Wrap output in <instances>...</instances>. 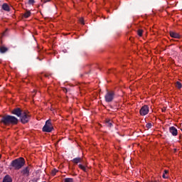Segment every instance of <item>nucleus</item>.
<instances>
[{
	"label": "nucleus",
	"mask_w": 182,
	"mask_h": 182,
	"mask_svg": "<svg viewBox=\"0 0 182 182\" xmlns=\"http://www.w3.org/2000/svg\"><path fill=\"white\" fill-rule=\"evenodd\" d=\"M44 76H45L46 77H48L49 75H48L46 74V75H44Z\"/></svg>",
	"instance_id": "c85d7f7f"
},
{
	"label": "nucleus",
	"mask_w": 182,
	"mask_h": 182,
	"mask_svg": "<svg viewBox=\"0 0 182 182\" xmlns=\"http://www.w3.org/2000/svg\"><path fill=\"white\" fill-rule=\"evenodd\" d=\"M79 168H80L81 170H82V171H86V167H85L82 164H79Z\"/></svg>",
	"instance_id": "aec40b11"
},
{
	"label": "nucleus",
	"mask_w": 182,
	"mask_h": 182,
	"mask_svg": "<svg viewBox=\"0 0 182 182\" xmlns=\"http://www.w3.org/2000/svg\"><path fill=\"white\" fill-rule=\"evenodd\" d=\"M162 112H166V108H164V109H162Z\"/></svg>",
	"instance_id": "c756f323"
},
{
	"label": "nucleus",
	"mask_w": 182,
	"mask_h": 182,
	"mask_svg": "<svg viewBox=\"0 0 182 182\" xmlns=\"http://www.w3.org/2000/svg\"><path fill=\"white\" fill-rule=\"evenodd\" d=\"M6 52H8V48L4 46L0 47V53H6Z\"/></svg>",
	"instance_id": "2eb2a0df"
},
{
	"label": "nucleus",
	"mask_w": 182,
	"mask_h": 182,
	"mask_svg": "<svg viewBox=\"0 0 182 182\" xmlns=\"http://www.w3.org/2000/svg\"><path fill=\"white\" fill-rule=\"evenodd\" d=\"M43 4H46V2H50V0H41Z\"/></svg>",
	"instance_id": "393cba45"
},
{
	"label": "nucleus",
	"mask_w": 182,
	"mask_h": 182,
	"mask_svg": "<svg viewBox=\"0 0 182 182\" xmlns=\"http://www.w3.org/2000/svg\"><path fill=\"white\" fill-rule=\"evenodd\" d=\"M59 171H58L56 168H54L51 171L52 176H56V173H58Z\"/></svg>",
	"instance_id": "6ab92c4d"
},
{
	"label": "nucleus",
	"mask_w": 182,
	"mask_h": 182,
	"mask_svg": "<svg viewBox=\"0 0 182 182\" xmlns=\"http://www.w3.org/2000/svg\"><path fill=\"white\" fill-rule=\"evenodd\" d=\"M176 87L178 88V89H181V87H182V85H181V82H176Z\"/></svg>",
	"instance_id": "f3484780"
},
{
	"label": "nucleus",
	"mask_w": 182,
	"mask_h": 182,
	"mask_svg": "<svg viewBox=\"0 0 182 182\" xmlns=\"http://www.w3.org/2000/svg\"><path fill=\"white\" fill-rule=\"evenodd\" d=\"M181 132H182V128L181 129Z\"/></svg>",
	"instance_id": "2f4dec72"
},
{
	"label": "nucleus",
	"mask_w": 182,
	"mask_h": 182,
	"mask_svg": "<svg viewBox=\"0 0 182 182\" xmlns=\"http://www.w3.org/2000/svg\"><path fill=\"white\" fill-rule=\"evenodd\" d=\"M35 4V0H28V5H33Z\"/></svg>",
	"instance_id": "4be33fe9"
},
{
	"label": "nucleus",
	"mask_w": 182,
	"mask_h": 182,
	"mask_svg": "<svg viewBox=\"0 0 182 182\" xmlns=\"http://www.w3.org/2000/svg\"><path fill=\"white\" fill-rule=\"evenodd\" d=\"M37 59H39V57H37Z\"/></svg>",
	"instance_id": "7c9ffc66"
},
{
	"label": "nucleus",
	"mask_w": 182,
	"mask_h": 182,
	"mask_svg": "<svg viewBox=\"0 0 182 182\" xmlns=\"http://www.w3.org/2000/svg\"><path fill=\"white\" fill-rule=\"evenodd\" d=\"M169 132L172 134V136H177L178 134L177 129L175 127H169Z\"/></svg>",
	"instance_id": "1a4fd4ad"
},
{
	"label": "nucleus",
	"mask_w": 182,
	"mask_h": 182,
	"mask_svg": "<svg viewBox=\"0 0 182 182\" xmlns=\"http://www.w3.org/2000/svg\"><path fill=\"white\" fill-rule=\"evenodd\" d=\"M80 23H82V25H85V21L83 20V18H80Z\"/></svg>",
	"instance_id": "b1692460"
},
{
	"label": "nucleus",
	"mask_w": 182,
	"mask_h": 182,
	"mask_svg": "<svg viewBox=\"0 0 182 182\" xmlns=\"http://www.w3.org/2000/svg\"><path fill=\"white\" fill-rule=\"evenodd\" d=\"M72 161L74 163V164H79V163H82V158L77 157L74 158Z\"/></svg>",
	"instance_id": "ddd939ff"
},
{
	"label": "nucleus",
	"mask_w": 182,
	"mask_h": 182,
	"mask_svg": "<svg viewBox=\"0 0 182 182\" xmlns=\"http://www.w3.org/2000/svg\"><path fill=\"white\" fill-rule=\"evenodd\" d=\"M2 182H12V178L9 175H6L4 177Z\"/></svg>",
	"instance_id": "f8f14e48"
},
{
	"label": "nucleus",
	"mask_w": 182,
	"mask_h": 182,
	"mask_svg": "<svg viewBox=\"0 0 182 182\" xmlns=\"http://www.w3.org/2000/svg\"><path fill=\"white\" fill-rule=\"evenodd\" d=\"M31 14L32 13H31V11H26V12L23 14V16H24L26 18H28L29 16H31Z\"/></svg>",
	"instance_id": "dca6fc26"
},
{
	"label": "nucleus",
	"mask_w": 182,
	"mask_h": 182,
	"mask_svg": "<svg viewBox=\"0 0 182 182\" xmlns=\"http://www.w3.org/2000/svg\"><path fill=\"white\" fill-rule=\"evenodd\" d=\"M63 92H64L65 93H68V89L63 88Z\"/></svg>",
	"instance_id": "a878e982"
},
{
	"label": "nucleus",
	"mask_w": 182,
	"mask_h": 182,
	"mask_svg": "<svg viewBox=\"0 0 182 182\" xmlns=\"http://www.w3.org/2000/svg\"><path fill=\"white\" fill-rule=\"evenodd\" d=\"M162 177H163V178H167V176H166L165 173L163 174Z\"/></svg>",
	"instance_id": "cd10ccee"
},
{
	"label": "nucleus",
	"mask_w": 182,
	"mask_h": 182,
	"mask_svg": "<svg viewBox=\"0 0 182 182\" xmlns=\"http://www.w3.org/2000/svg\"><path fill=\"white\" fill-rule=\"evenodd\" d=\"M114 96V91H107L106 95H105V102H107V103H110V102H113Z\"/></svg>",
	"instance_id": "39448f33"
},
{
	"label": "nucleus",
	"mask_w": 182,
	"mask_h": 182,
	"mask_svg": "<svg viewBox=\"0 0 182 182\" xmlns=\"http://www.w3.org/2000/svg\"><path fill=\"white\" fill-rule=\"evenodd\" d=\"M18 118L12 115H4L1 117V123H3L5 126H15L18 124Z\"/></svg>",
	"instance_id": "f257e3e1"
},
{
	"label": "nucleus",
	"mask_w": 182,
	"mask_h": 182,
	"mask_svg": "<svg viewBox=\"0 0 182 182\" xmlns=\"http://www.w3.org/2000/svg\"><path fill=\"white\" fill-rule=\"evenodd\" d=\"M23 113L22 109L19 107L14 108L11 111V114H14L15 116H17V117H21Z\"/></svg>",
	"instance_id": "423d86ee"
},
{
	"label": "nucleus",
	"mask_w": 182,
	"mask_h": 182,
	"mask_svg": "<svg viewBox=\"0 0 182 182\" xmlns=\"http://www.w3.org/2000/svg\"><path fill=\"white\" fill-rule=\"evenodd\" d=\"M53 130V124H52V121L50 119H48L43 127V132L46 133H51Z\"/></svg>",
	"instance_id": "7ed1b4c3"
},
{
	"label": "nucleus",
	"mask_w": 182,
	"mask_h": 182,
	"mask_svg": "<svg viewBox=\"0 0 182 182\" xmlns=\"http://www.w3.org/2000/svg\"><path fill=\"white\" fill-rule=\"evenodd\" d=\"M164 174H168V170H165Z\"/></svg>",
	"instance_id": "bb28decb"
},
{
	"label": "nucleus",
	"mask_w": 182,
	"mask_h": 182,
	"mask_svg": "<svg viewBox=\"0 0 182 182\" xmlns=\"http://www.w3.org/2000/svg\"><path fill=\"white\" fill-rule=\"evenodd\" d=\"M31 171V168L29 166H26L23 170L21 171V173L23 176H26V177H29V173Z\"/></svg>",
	"instance_id": "6e6552de"
},
{
	"label": "nucleus",
	"mask_w": 182,
	"mask_h": 182,
	"mask_svg": "<svg viewBox=\"0 0 182 182\" xmlns=\"http://www.w3.org/2000/svg\"><path fill=\"white\" fill-rule=\"evenodd\" d=\"M137 35L139 36H143V30H141V29L137 30Z\"/></svg>",
	"instance_id": "a211bd4d"
},
{
	"label": "nucleus",
	"mask_w": 182,
	"mask_h": 182,
	"mask_svg": "<svg viewBox=\"0 0 182 182\" xmlns=\"http://www.w3.org/2000/svg\"><path fill=\"white\" fill-rule=\"evenodd\" d=\"M152 126L153 125L151 124V123H148L146 124V127H147L148 129H151Z\"/></svg>",
	"instance_id": "5701e85b"
},
{
	"label": "nucleus",
	"mask_w": 182,
	"mask_h": 182,
	"mask_svg": "<svg viewBox=\"0 0 182 182\" xmlns=\"http://www.w3.org/2000/svg\"><path fill=\"white\" fill-rule=\"evenodd\" d=\"M65 182H73V178H66L65 179Z\"/></svg>",
	"instance_id": "412c9836"
},
{
	"label": "nucleus",
	"mask_w": 182,
	"mask_h": 182,
	"mask_svg": "<svg viewBox=\"0 0 182 182\" xmlns=\"http://www.w3.org/2000/svg\"><path fill=\"white\" fill-rule=\"evenodd\" d=\"M19 117L21 119V122L23 124H26V123H28L31 120V115L26 113V112H23Z\"/></svg>",
	"instance_id": "20e7f679"
},
{
	"label": "nucleus",
	"mask_w": 182,
	"mask_h": 182,
	"mask_svg": "<svg viewBox=\"0 0 182 182\" xmlns=\"http://www.w3.org/2000/svg\"><path fill=\"white\" fill-rule=\"evenodd\" d=\"M25 166V159L18 158L11 161L10 164L11 170H21Z\"/></svg>",
	"instance_id": "f03ea898"
},
{
	"label": "nucleus",
	"mask_w": 182,
	"mask_h": 182,
	"mask_svg": "<svg viewBox=\"0 0 182 182\" xmlns=\"http://www.w3.org/2000/svg\"><path fill=\"white\" fill-rule=\"evenodd\" d=\"M149 106L144 105L139 110V113L141 116H146V114H149Z\"/></svg>",
	"instance_id": "0eeeda50"
},
{
	"label": "nucleus",
	"mask_w": 182,
	"mask_h": 182,
	"mask_svg": "<svg viewBox=\"0 0 182 182\" xmlns=\"http://www.w3.org/2000/svg\"><path fill=\"white\" fill-rule=\"evenodd\" d=\"M105 124L107 127H113V121L110 119H106Z\"/></svg>",
	"instance_id": "4468645a"
},
{
	"label": "nucleus",
	"mask_w": 182,
	"mask_h": 182,
	"mask_svg": "<svg viewBox=\"0 0 182 182\" xmlns=\"http://www.w3.org/2000/svg\"><path fill=\"white\" fill-rule=\"evenodd\" d=\"M170 36H171V38H175L176 39H179L180 34L174 31H170Z\"/></svg>",
	"instance_id": "9b49d317"
},
{
	"label": "nucleus",
	"mask_w": 182,
	"mask_h": 182,
	"mask_svg": "<svg viewBox=\"0 0 182 182\" xmlns=\"http://www.w3.org/2000/svg\"><path fill=\"white\" fill-rule=\"evenodd\" d=\"M0 159H1V155H0Z\"/></svg>",
	"instance_id": "473e14b6"
},
{
	"label": "nucleus",
	"mask_w": 182,
	"mask_h": 182,
	"mask_svg": "<svg viewBox=\"0 0 182 182\" xmlns=\"http://www.w3.org/2000/svg\"><path fill=\"white\" fill-rule=\"evenodd\" d=\"M3 11H6V12H10L11 8L9 7V5L6 3H4L1 6Z\"/></svg>",
	"instance_id": "9d476101"
}]
</instances>
